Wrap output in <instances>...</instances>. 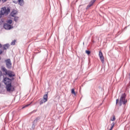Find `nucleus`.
<instances>
[{
    "mask_svg": "<svg viewBox=\"0 0 130 130\" xmlns=\"http://www.w3.org/2000/svg\"><path fill=\"white\" fill-rule=\"evenodd\" d=\"M15 78L12 77L10 79L6 77L3 80V82L6 85V89L7 92H14L15 91V86L12 85V81H14Z\"/></svg>",
    "mask_w": 130,
    "mask_h": 130,
    "instance_id": "nucleus-1",
    "label": "nucleus"
},
{
    "mask_svg": "<svg viewBox=\"0 0 130 130\" xmlns=\"http://www.w3.org/2000/svg\"><path fill=\"white\" fill-rule=\"evenodd\" d=\"M126 97V95L125 94V93H124L121 94L119 102V105H120V106H121L122 104H123V105H125L126 102H127V100L125 99Z\"/></svg>",
    "mask_w": 130,
    "mask_h": 130,
    "instance_id": "nucleus-2",
    "label": "nucleus"
},
{
    "mask_svg": "<svg viewBox=\"0 0 130 130\" xmlns=\"http://www.w3.org/2000/svg\"><path fill=\"white\" fill-rule=\"evenodd\" d=\"M10 12H11V9H10L9 8L4 7L1 8V15H3V16L5 15V16H7V15H9V14H10Z\"/></svg>",
    "mask_w": 130,
    "mask_h": 130,
    "instance_id": "nucleus-3",
    "label": "nucleus"
},
{
    "mask_svg": "<svg viewBox=\"0 0 130 130\" xmlns=\"http://www.w3.org/2000/svg\"><path fill=\"white\" fill-rule=\"evenodd\" d=\"M6 62V67L8 69H11L12 68V62H11L10 59H7L5 60Z\"/></svg>",
    "mask_w": 130,
    "mask_h": 130,
    "instance_id": "nucleus-4",
    "label": "nucleus"
},
{
    "mask_svg": "<svg viewBox=\"0 0 130 130\" xmlns=\"http://www.w3.org/2000/svg\"><path fill=\"white\" fill-rule=\"evenodd\" d=\"M99 56L102 63H104V56H103V53H102V52L101 51H99Z\"/></svg>",
    "mask_w": 130,
    "mask_h": 130,
    "instance_id": "nucleus-5",
    "label": "nucleus"
},
{
    "mask_svg": "<svg viewBox=\"0 0 130 130\" xmlns=\"http://www.w3.org/2000/svg\"><path fill=\"white\" fill-rule=\"evenodd\" d=\"M6 75H8L10 78H13V77H15L16 75L15 73L11 71H8L7 73H6Z\"/></svg>",
    "mask_w": 130,
    "mask_h": 130,
    "instance_id": "nucleus-6",
    "label": "nucleus"
},
{
    "mask_svg": "<svg viewBox=\"0 0 130 130\" xmlns=\"http://www.w3.org/2000/svg\"><path fill=\"white\" fill-rule=\"evenodd\" d=\"M4 27L6 29V30H10V29H12V25L8 23H5L4 24Z\"/></svg>",
    "mask_w": 130,
    "mask_h": 130,
    "instance_id": "nucleus-7",
    "label": "nucleus"
},
{
    "mask_svg": "<svg viewBox=\"0 0 130 130\" xmlns=\"http://www.w3.org/2000/svg\"><path fill=\"white\" fill-rule=\"evenodd\" d=\"M94 2L95 1H93V0L91 1L89 3V5L87 6L86 9L88 10V9H89L90 8H91V7L93 6V4H94Z\"/></svg>",
    "mask_w": 130,
    "mask_h": 130,
    "instance_id": "nucleus-8",
    "label": "nucleus"
},
{
    "mask_svg": "<svg viewBox=\"0 0 130 130\" xmlns=\"http://www.w3.org/2000/svg\"><path fill=\"white\" fill-rule=\"evenodd\" d=\"M17 13H18V12L16 10H13L10 14V16L11 17H15V15H17Z\"/></svg>",
    "mask_w": 130,
    "mask_h": 130,
    "instance_id": "nucleus-9",
    "label": "nucleus"
},
{
    "mask_svg": "<svg viewBox=\"0 0 130 130\" xmlns=\"http://www.w3.org/2000/svg\"><path fill=\"white\" fill-rule=\"evenodd\" d=\"M9 47H10V44H6L4 45L3 49H4V50H7V49H9Z\"/></svg>",
    "mask_w": 130,
    "mask_h": 130,
    "instance_id": "nucleus-10",
    "label": "nucleus"
},
{
    "mask_svg": "<svg viewBox=\"0 0 130 130\" xmlns=\"http://www.w3.org/2000/svg\"><path fill=\"white\" fill-rule=\"evenodd\" d=\"M18 2L19 6H24V0H18Z\"/></svg>",
    "mask_w": 130,
    "mask_h": 130,
    "instance_id": "nucleus-11",
    "label": "nucleus"
},
{
    "mask_svg": "<svg viewBox=\"0 0 130 130\" xmlns=\"http://www.w3.org/2000/svg\"><path fill=\"white\" fill-rule=\"evenodd\" d=\"M45 101H46V102H47V100L48 99V95L47 94H45L43 96V99Z\"/></svg>",
    "mask_w": 130,
    "mask_h": 130,
    "instance_id": "nucleus-12",
    "label": "nucleus"
},
{
    "mask_svg": "<svg viewBox=\"0 0 130 130\" xmlns=\"http://www.w3.org/2000/svg\"><path fill=\"white\" fill-rule=\"evenodd\" d=\"M45 102H46V101H45L43 99L40 100V105H42V104H43V103H45Z\"/></svg>",
    "mask_w": 130,
    "mask_h": 130,
    "instance_id": "nucleus-13",
    "label": "nucleus"
},
{
    "mask_svg": "<svg viewBox=\"0 0 130 130\" xmlns=\"http://www.w3.org/2000/svg\"><path fill=\"white\" fill-rule=\"evenodd\" d=\"M40 119V117H37L33 122V125H34L35 123H37V121Z\"/></svg>",
    "mask_w": 130,
    "mask_h": 130,
    "instance_id": "nucleus-14",
    "label": "nucleus"
},
{
    "mask_svg": "<svg viewBox=\"0 0 130 130\" xmlns=\"http://www.w3.org/2000/svg\"><path fill=\"white\" fill-rule=\"evenodd\" d=\"M110 120L111 121H114V120H115V116L113 115V117H111L110 118Z\"/></svg>",
    "mask_w": 130,
    "mask_h": 130,
    "instance_id": "nucleus-15",
    "label": "nucleus"
},
{
    "mask_svg": "<svg viewBox=\"0 0 130 130\" xmlns=\"http://www.w3.org/2000/svg\"><path fill=\"white\" fill-rule=\"evenodd\" d=\"M2 71L3 72H5L6 73V74H7V73H8V70H7V69H6L5 68H2Z\"/></svg>",
    "mask_w": 130,
    "mask_h": 130,
    "instance_id": "nucleus-16",
    "label": "nucleus"
},
{
    "mask_svg": "<svg viewBox=\"0 0 130 130\" xmlns=\"http://www.w3.org/2000/svg\"><path fill=\"white\" fill-rule=\"evenodd\" d=\"M15 43H16V40H13V41L11 42V45H15Z\"/></svg>",
    "mask_w": 130,
    "mask_h": 130,
    "instance_id": "nucleus-17",
    "label": "nucleus"
},
{
    "mask_svg": "<svg viewBox=\"0 0 130 130\" xmlns=\"http://www.w3.org/2000/svg\"><path fill=\"white\" fill-rule=\"evenodd\" d=\"M72 94H73L74 95H76V92H75V89H72L71 90Z\"/></svg>",
    "mask_w": 130,
    "mask_h": 130,
    "instance_id": "nucleus-18",
    "label": "nucleus"
},
{
    "mask_svg": "<svg viewBox=\"0 0 130 130\" xmlns=\"http://www.w3.org/2000/svg\"><path fill=\"white\" fill-rule=\"evenodd\" d=\"M19 19V17H14V21L15 22H18V20Z\"/></svg>",
    "mask_w": 130,
    "mask_h": 130,
    "instance_id": "nucleus-19",
    "label": "nucleus"
},
{
    "mask_svg": "<svg viewBox=\"0 0 130 130\" xmlns=\"http://www.w3.org/2000/svg\"><path fill=\"white\" fill-rule=\"evenodd\" d=\"M13 23V21H12V20H9L8 21V24H12Z\"/></svg>",
    "mask_w": 130,
    "mask_h": 130,
    "instance_id": "nucleus-20",
    "label": "nucleus"
},
{
    "mask_svg": "<svg viewBox=\"0 0 130 130\" xmlns=\"http://www.w3.org/2000/svg\"><path fill=\"white\" fill-rule=\"evenodd\" d=\"M85 52H86V53H87V54H88V55H89V54H90V53H91V52H90V51H89V50H86V51H85Z\"/></svg>",
    "mask_w": 130,
    "mask_h": 130,
    "instance_id": "nucleus-21",
    "label": "nucleus"
},
{
    "mask_svg": "<svg viewBox=\"0 0 130 130\" xmlns=\"http://www.w3.org/2000/svg\"><path fill=\"white\" fill-rule=\"evenodd\" d=\"M114 125H115V123L113 122L111 124V126H112V127H114Z\"/></svg>",
    "mask_w": 130,
    "mask_h": 130,
    "instance_id": "nucleus-22",
    "label": "nucleus"
},
{
    "mask_svg": "<svg viewBox=\"0 0 130 130\" xmlns=\"http://www.w3.org/2000/svg\"><path fill=\"white\" fill-rule=\"evenodd\" d=\"M118 102H119V100L117 99L116 101V105H117V104H118Z\"/></svg>",
    "mask_w": 130,
    "mask_h": 130,
    "instance_id": "nucleus-23",
    "label": "nucleus"
},
{
    "mask_svg": "<svg viewBox=\"0 0 130 130\" xmlns=\"http://www.w3.org/2000/svg\"><path fill=\"white\" fill-rule=\"evenodd\" d=\"M29 105H30V104L26 105L25 106L22 107V109H24L26 107H28V106H29Z\"/></svg>",
    "mask_w": 130,
    "mask_h": 130,
    "instance_id": "nucleus-24",
    "label": "nucleus"
},
{
    "mask_svg": "<svg viewBox=\"0 0 130 130\" xmlns=\"http://www.w3.org/2000/svg\"><path fill=\"white\" fill-rule=\"evenodd\" d=\"M2 76H3V73L0 71V77H2Z\"/></svg>",
    "mask_w": 130,
    "mask_h": 130,
    "instance_id": "nucleus-25",
    "label": "nucleus"
},
{
    "mask_svg": "<svg viewBox=\"0 0 130 130\" xmlns=\"http://www.w3.org/2000/svg\"><path fill=\"white\" fill-rule=\"evenodd\" d=\"M3 3H6V2H7V1L8 0H2Z\"/></svg>",
    "mask_w": 130,
    "mask_h": 130,
    "instance_id": "nucleus-26",
    "label": "nucleus"
},
{
    "mask_svg": "<svg viewBox=\"0 0 130 130\" xmlns=\"http://www.w3.org/2000/svg\"><path fill=\"white\" fill-rule=\"evenodd\" d=\"M4 16L3 14H2V13H0V18L3 16Z\"/></svg>",
    "mask_w": 130,
    "mask_h": 130,
    "instance_id": "nucleus-27",
    "label": "nucleus"
},
{
    "mask_svg": "<svg viewBox=\"0 0 130 130\" xmlns=\"http://www.w3.org/2000/svg\"><path fill=\"white\" fill-rule=\"evenodd\" d=\"M36 111H37V110H35L32 112V113H33V112H36Z\"/></svg>",
    "mask_w": 130,
    "mask_h": 130,
    "instance_id": "nucleus-28",
    "label": "nucleus"
},
{
    "mask_svg": "<svg viewBox=\"0 0 130 130\" xmlns=\"http://www.w3.org/2000/svg\"><path fill=\"white\" fill-rule=\"evenodd\" d=\"M2 53H3V51L0 50V54H2Z\"/></svg>",
    "mask_w": 130,
    "mask_h": 130,
    "instance_id": "nucleus-29",
    "label": "nucleus"
},
{
    "mask_svg": "<svg viewBox=\"0 0 130 130\" xmlns=\"http://www.w3.org/2000/svg\"><path fill=\"white\" fill-rule=\"evenodd\" d=\"M113 127H112V126H111L110 129H112H112H113Z\"/></svg>",
    "mask_w": 130,
    "mask_h": 130,
    "instance_id": "nucleus-30",
    "label": "nucleus"
},
{
    "mask_svg": "<svg viewBox=\"0 0 130 130\" xmlns=\"http://www.w3.org/2000/svg\"><path fill=\"white\" fill-rule=\"evenodd\" d=\"M2 47V44H0V48Z\"/></svg>",
    "mask_w": 130,
    "mask_h": 130,
    "instance_id": "nucleus-31",
    "label": "nucleus"
},
{
    "mask_svg": "<svg viewBox=\"0 0 130 130\" xmlns=\"http://www.w3.org/2000/svg\"><path fill=\"white\" fill-rule=\"evenodd\" d=\"M94 2H96V0H93Z\"/></svg>",
    "mask_w": 130,
    "mask_h": 130,
    "instance_id": "nucleus-32",
    "label": "nucleus"
},
{
    "mask_svg": "<svg viewBox=\"0 0 130 130\" xmlns=\"http://www.w3.org/2000/svg\"><path fill=\"white\" fill-rule=\"evenodd\" d=\"M109 130H112L111 129H110Z\"/></svg>",
    "mask_w": 130,
    "mask_h": 130,
    "instance_id": "nucleus-33",
    "label": "nucleus"
},
{
    "mask_svg": "<svg viewBox=\"0 0 130 130\" xmlns=\"http://www.w3.org/2000/svg\"><path fill=\"white\" fill-rule=\"evenodd\" d=\"M0 60H1V57H0Z\"/></svg>",
    "mask_w": 130,
    "mask_h": 130,
    "instance_id": "nucleus-34",
    "label": "nucleus"
},
{
    "mask_svg": "<svg viewBox=\"0 0 130 130\" xmlns=\"http://www.w3.org/2000/svg\"><path fill=\"white\" fill-rule=\"evenodd\" d=\"M2 0H0V2Z\"/></svg>",
    "mask_w": 130,
    "mask_h": 130,
    "instance_id": "nucleus-35",
    "label": "nucleus"
}]
</instances>
